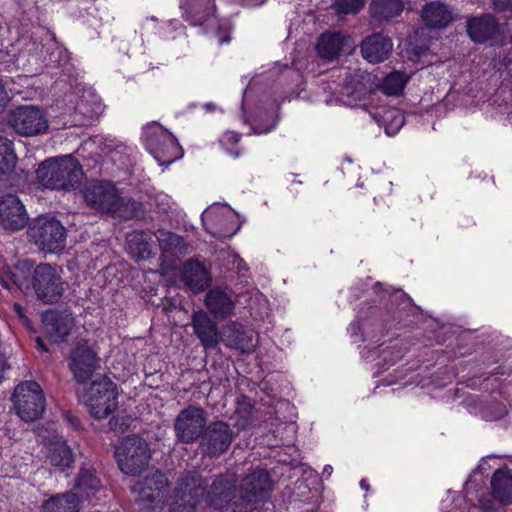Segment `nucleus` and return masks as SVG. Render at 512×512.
<instances>
[{
	"instance_id": "13",
	"label": "nucleus",
	"mask_w": 512,
	"mask_h": 512,
	"mask_svg": "<svg viewBox=\"0 0 512 512\" xmlns=\"http://www.w3.org/2000/svg\"><path fill=\"white\" fill-rule=\"evenodd\" d=\"M9 125L21 136H36L48 129V120L42 110L35 106H20L9 116Z\"/></svg>"
},
{
	"instance_id": "34",
	"label": "nucleus",
	"mask_w": 512,
	"mask_h": 512,
	"mask_svg": "<svg viewBox=\"0 0 512 512\" xmlns=\"http://www.w3.org/2000/svg\"><path fill=\"white\" fill-rule=\"evenodd\" d=\"M76 488L91 500L101 491L102 484L93 469L82 468L76 480Z\"/></svg>"
},
{
	"instance_id": "42",
	"label": "nucleus",
	"mask_w": 512,
	"mask_h": 512,
	"mask_svg": "<svg viewBox=\"0 0 512 512\" xmlns=\"http://www.w3.org/2000/svg\"><path fill=\"white\" fill-rule=\"evenodd\" d=\"M65 420L74 428L78 429L80 427V420L73 416L71 413L66 412L64 414Z\"/></svg>"
},
{
	"instance_id": "28",
	"label": "nucleus",
	"mask_w": 512,
	"mask_h": 512,
	"mask_svg": "<svg viewBox=\"0 0 512 512\" xmlns=\"http://www.w3.org/2000/svg\"><path fill=\"white\" fill-rule=\"evenodd\" d=\"M17 156L13 142L4 136H0V181L6 185H12V175L15 172Z\"/></svg>"
},
{
	"instance_id": "9",
	"label": "nucleus",
	"mask_w": 512,
	"mask_h": 512,
	"mask_svg": "<svg viewBox=\"0 0 512 512\" xmlns=\"http://www.w3.org/2000/svg\"><path fill=\"white\" fill-rule=\"evenodd\" d=\"M206 481L198 472H188L174 491L169 512H195L196 506L204 499Z\"/></svg>"
},
{
	"instance_id": "36",
	"label": "nucleus",
	"mask_w": 512,
	"mask_h": 512,
	"mask_svg": "<svg viewBox=\"0 0 512 512\" xmlns=\"http://www.w3.org/2000/svg\"><path fill=\"white\" fill-rule=\"evenodd\" d=\"M157 240L162 251L171 256L178 257L186 253L184 239L175 233L159 231Z\"/></svg>"
},
{
	"instance_id": "6",
	"label": "nucleus",
	"mask_w": 512,
	"mask_h": 512,
	"mask_svg": "<svg viewBox=\"0 0 512 512\" xmlns=\"http://www.w3.org/2000/svg\"><path fill=\"white\" fill-rule=\"evenodd\" d=\"M168 482L163 473L155 471L144 479L137 481L131 488L134 501L141 511L156 512L162 510Z\"/></svg>"
},
{
	"instance_id": "5",
	"label": "nucleus",
	"mask_w": 512,
	"mask_h": 512,
	"mask_svg": "<svg viewBox=\"0 0 512 512\" xmlns=\"http://www.w3.org/2000/svg\"><path fill=\"white\" fill-rule=\"evenodd\" d=\"M148 151L160 165H169L180 156V146L174 136L158 122H151L143 128Z\"/></svg>"
},
{
	"instance_id": "50",
	"label": "nucleus",
	"mask_w": 512,
	"mask_h": 512,
	"mask_svg": "<svg viewBox=\"0 0 512 512\" xmlns=\"http://www.w3.org/2000/svg\"><path fill=\"white\" fill-rule=\"evenodd\" d=\"M331 471H332V467H331V466H326V467L324 468V472H327L328 474H330V473H331Z\"/></svg>"
},
{
	"instance_id": "16",
	"label": "nucleus",
	"mask_w": 512,
	"mask_h": 512,
	"mask_svg": "<svg viewBox=\"0 0 512 512\" xmlns=\"http://www.w3.org/2000/svg\"><path fill=\"white\" fill-rule=\"evenodd\" d=\"M27 221L25 207L17 196L6 194L0 197V225L5 230H20Z\"/></svg>"
},
{
	"instance_id": "17",
	"label": "nucleus",
	"mask_w": 512,
	"mask_h": 512,
	"mask_svg": "<svg viewBox=\"0 0 512 512\" xmlns=\"http://www.w3.org/2000/svg\"><path fill=\"white\" fill-rule=\"evenodd\" d=\"M42 323L44 334L53 343L64 342L75 325L71 313L56 310L44 313Z\"/></svg>"
},
{
	"instance_id": "38",
	"label": "nucleus",
	"mask_w": 512,
	"mask_h": 512,
	"mask_svg": "<svg viewBox=\"0 0 512 512\" xmlns=\"http://www.w3.org/2000/svg\"><path fill=\"white\" fill-rule=\"evenodd\" d=\"M365 0H334L333 7L337 14H356L364 6Z\"/></svg>"
},
{
	"instance_id": "47",
	"label": "nucleus",
	"mask_w": 512,
	"mask_h": 512,
	"mask_svg": "<svg viewBox=\"0 0 512 512\" xmlns=\"http://www.w3.org/2000/svg\"><path fill=\"white\" fill-rule=\"evenodd\" d=\"M36 344H37V347L39 349H41L42 351H47V348H46V346H45V344H44V342H43V340L41 338H37L36 339Z\"/></svg>"
},
{
	"instance_id": "31",
	"label": "nucleus",
	"mask_w": 512,
	"mask_h": 512,
	"mask_svg": "<svg viewBox=\"0 0 512 512\" xmlns=\"http://www.w3.org/2000/svg\"><path fill=\"white\" fill-rule=\"evenodd\" d=\"M403 9L402 0H373L369 6L371 17L377 21H388L398 17Z\"/></svg>"
},
{
	"instance_id": "48",
	"label": "nucleus",
	"mask_w": 512,
	"mask_h": 512,
	"mask_svg": "<svg viewBox=\"0 0 512 512\" xmlns=\"http://www.w3.org/2000/svg\"><path fill=\"white\" fill-rule=\"evenodd\" d=\"M12 280L14 284L17 285L19 288L22 287L23 282L15 274H13Z\"/></svg>"
},
{
	"instance_id": "52",
	"label": "nucleus",
	"mask_w": 512,
	"mask_h": 512,
	"mask_svg": "<svg viewBox=\"0 0 512 512\" xmlns=\"http://www.w3.org/2000/svg\"><path fill=\"white\" fill-rule=\"evenodd\" d=\"M351 94H357V95H360L361 94V91L355 89V91H353Z\"/></svg>"
},
{
	"instance_id": "26",
	"label": "nucleus",
	"mask_w": 512,
	"mask_h": 512,
	"mask_svg": "<svg viewBox=\"0 0 512 512\" xmlns=\"http://www.w3.org/2000/svg\"><path fill=\"white\" fill-rule=\"evenodd\" d=\"M493 497L504 505L512 504V474L508 468L497 469L491 478Z\"/></svg>"
},
{
	"instance_id": "40",
	"label": "nucleus",
	"mask_w": 512,
	"mask_h": 512,
	"mask_svg": "<svg viewBox=\"0 0 512 512\" xmlns=\"http://www.w3.org/2000/svg\"><path fill=\"white\" fill-rule=\"evenodd\" d=\"M493 6L499 11L512 9V0H492Z\"/></svg>"
},
{
	"instance_id": "30",
	"label": "nucleus",
	"mask_w": 512,
	"mask_h": 512,
	"mask_svg": "<svg viewBox=\"0 0 512 512\" xmlns=\"http://www.w3.org/2000/svg\"><path fill=\"white\" fill-rule=\"evenodd\" d=\"M151 238L142 231H133L127 235V251L136 260H146L152 254Z\"/></svg>"
},
{
	"instance_id": "23",
	"label": "nucleus",
	"mask_w": 512,
	"mask_h": 512,
	"mask_svg": "<svg viewBox=\"0 0 512 512\" xmlns=\"http://www.w3.org/2000/svg\"><path fill=\"white\" fill-rule=\"evenodd\" d=\"M183 8V19L193 26L201 25L216 12L214 0H188Z\"/></svg>"
},
{
	"instance_id": "1",
	"label": "nucleus",
	"mask_w": 512,
	"mask_h": 512,
	"mask_svg": "<svg viewBox=\"0 0 512 512\" xmlns=\"http://www.w3.org/2000/svg\"><path fill=\"white\" fill-rule=\"evenodd\" d=\"M36 174L42 186L59 191L77 189L84 175L81 164L72 155L46 159L39 164Z\"/></svg>"
},
{
	"instance_id": "4",
	"label": "nucleus",
	"mask_w": 512,
	"mask_h": 512,
	"mask_svg": "<svg viewBox=\"0 0 512 512\" xmlns=\"http://www.w3.org/2000/svg\"><path fill=\"white\" fill-rule=\"evenodd\" d=\"M115 457L120 470L127 475L140 474L150 460L148 443L141 437L127 436L115 449Z\"/></svg>"
},
{
	"instance_id": "35",
	"label": "nucleus",
	"mask_w": 512,
	"mask_h": 512,
	"mask_svg": "<svg viewBox=\"0 0 512 512\" xmlns=\"http://www.w3.org/2000/svg\"><path fill=\"white\" fill-rule=\"evenodd\" d=\"M206 219H210L214 222L213 227L208 229V232L218 239H225L232 237L238 227L233 220H229L222 214L216 213L214 210L207 212L205 215Z\"/></svg>"
},
{
	"instance_id": "49",
	"label": "nucleus",
	"mask_w": 512,
	"mask_h": 512,
	"mask_svg": "<svg viewBox=\"0 0 512 512\" xmlns=\"http://www.w3.org/2000/svg\"><path fill=\"white\" fill-rule=\"evenodd\" d=\"M395 119H397V123L401 126L404 122V118L403 116L401 115H398L397 117H395Z\"/></svg>"
},
{
	"instance_id": "2",
	"label": "nucleus",
	"mask_w": 512,
	"mask_h": 512,
	"mask_svg": "<svg viewBox=\"0 0 512 512\" xmlns=\"http://www.w3.org/2000/svg\"><path fill=\"white\" fill-rule=\"evenodd\" d=\"M85 202L92 208L110 213L120 219H131L136 214L137 202L119 196L110 182L91 181L83 190Z\"/></svg>"
},
{
	"instance_id": "11",
	"label": "nucleus",
	"mask_w": 512,
	"mask_h": 512,
	"mask_svg": "<svg viewBox=\"0 0 512 512\" xmlns=\"http://www.w3.org/2000/svg\"><path fill=\"white\" fill-rule=\"evenodd\" d=\"M207 424V413L199 406L189 405L174 420V433L179 443L191 444L202 437Z\"/></svg>"
},
{
	"instance_id": "19",
	"label": "nucleus",
	"mask_w": 512,
	"mask_h": 512,
	"mask_svg": "<svg viewBox=\"0 0 512 512\" xmlns=\"http://www.w3.org/2000/svg\"><path fill=\"white\" fill-rule=\"evenodd\" d=\"M191 326L204 349H214L218 346L220 342L218 326L205 311L198 310L193 313Z\"/></svg>"
},
{
	"instance_id": "33",
	"label": "nucleus",
	"mask_w": 512,
	"mask_h": 512,
	"mask_svg": "<svg viewBox=\"0 0 512 512\" xmlns=\"http://www.w3.org/2000/svg\"><path fill=\"white\" fill-rule=\"evenodd\" d=\"M48 458L50 463L59 470L64 471L73 462V454L70 447L63 440H55L49 444Z\"/></svg>"
},
{
	"instance_id": "22",
	"label": "nucleus",
	"mask_w": 512,
	"mask_h": 512,
	"mask_svg": "<svg viewBox=\"0 0 512 512\" xmlns=\"http://www.w3.org/2000/svg\"><path fill=\"white\" fill-rule=\"evenodd\" d=\"M205 305L216 318L221 319L229 317L235 308L231 295L221 288H213L207 292Z\"/></svg>"
},
{
	"instance_id": "12",
	"label": "nucleus",
	"mask_w": 512,
	"mask_h": 512,
	"mask_svg": "<svg viewBox=\"0 0 512 512\" xmlns=\"http://www.w3.org/2000/svg\"><path fill=\"white\" fill-rule=\"evenodd\" d=\"M235 433L229 423L215 420L206 424L200 441V449L204 456L219 457L231 446Z\"/></svg>"
},
{
	"instance_id": "20",
	"label": "nucleus",
	"mask_w": 512,
	"mask_h": 512,
	"mask_svg": "<svg viewBox=\"0 0 512 512\" xmlns=\"http://www.w3.org/2000/svg\"><path fill=\"white\" fill-rule=\"evenodd\" d=\"M272 490V480L268 472L257 468L246 475L241 483L243 498L248 502L263 499Z\"/></svg>"
},
{
	"instance_id": "53",
	"label": "nucleus",
	"mask_w": 512,
	"mask_h": 512,
	"mask_svg": "<svg viewBox=\"0 0 512 512\" xmlns=\"http://www.w3.org/2000/svg\"><path fill=\"white\" fill-rule=\"evenodd\" d=\"M361 486H362L363 488H366V485L364 484V481H362V482H361Z\"/></svg>"
},
{
	"instance_id": "21",
	"label": "nucleus",
	"mask_w": 512,
	"mask_h": 512,
	"mask_svg": "<svg viewBox=\"0 0 512 512\" xmlns=\"http://www.w3.org/2000/svg\"><path fill=\"white\" fill-rule=\"evenodd\" d=\"M392 49L391 39L382 33H374L366 37L361 43L363 58L373 64L385 61L391 54Z\"/></svg>"
},
{
	"instance_id": "45",
	"label": "nucleus",
	"mask_w": 512,
	"mask_h": 512,
	"mask_svg": "<svg viewBox=\"0 0 512 512\" xmlns=\"http://www.w3.org/2000/svg\"><path fill=\"white\" fill-rule=\"evenodd\" d=\"M14 310H15V312L18 314V316L20 318H24L25 317L24 308L20 304L15 303L14 304Z\"/></svg>"
},
{
	"instance_id": "8",
	"label": "nucleus",
	"mask_w": 512,
	"mask_h": 512,
	"mask_svg": "<svg viewBox=\"0 0 512 512\" xmlns=\"http://www.w3.org/2000/svg\"><path fill=\"white\" fill-rule=\"evenodd\" d=\"M32 287L37 298L45 304L57 303L65 291L61 271L47 263H41L34 268Z\"/></svg>"
},
{
	"instance_id": "43",
	"label": "nucleus",
	"mask_w": 512,
	"mask_h": 512,
	"mask_svg": "<svg viewBox=\"0 0 512 512\" xmlns=\"http://www.w3.org/2000/svg\"><path fill=\"white\" fill-rule=\"evenodd\" d=\"M242 4L247 6H257L261 5L264 0H239Z\"/></svg>"
},
{
	"instance_id": "41",
	"label": "nucleus",
	"mask_w": 512,
	"mask_h": 512,
	"mask_svg": "<svg viewBox=\"0 0 512 512\" xmlns=\"http://www.w3.org/2000/svg\"><path fill=\"white\" fill-rule=\"evenodd\" d=\"M9 96L4 88V85L0 82V113H2L8 103Z\"/></svg>"
},
{
	"instance_id": "37",
	"label": "nucleus",
	"mask_w": 512,
	"mask_h": 512,
	"mask_svg": "<svg viewBox=\"0 0 512 512\" xmlns=\"http://www.w3.org/2000/svg\"><path fill=\"white\" fill-rule=\"evenodd\" d=\"M408 79L409 77L406 76L405 73L398 71L392 72L383 79L380 89L384 94L389 96L400 95Z\"/></svg>"
},
{
	"instance_id": "7",
	"label": "nucleus",
	"mask_w": 512,
	"mask_h": 512,
	"mask_svg": "<svg viewBox=\"0 0 512 512\" xmlns=\"http://www.w3.org/2000/svg\"><path fill=\"white\" fill-rule=\"evenodd\" d=\"M12 400L18 416L25 422L39 419L45 410V396L35 381H24L16 386Z\"/></svg>"
},
{
	"instance_id": "46",
	"label": "nucleus",
	"mask_w": 512,
	"mask_h": 512,
	"mask_svg": "<svg viewBox=\"0 0 512 512\" xmlns=\"http://www.w3.org/2000/svg\"><path fill=\"white\" fill-rule=\"evenodd\" d=\"M204 109L208 112H213L216 110V105L212 102H209L204 105Z\"/></svg>"
},
{
	"instance_id": "15",
	"label": "nucleus",
	"mask_w": 512,
	"mask_h": 512,
	"mask_svg": "<svg viewBox=\"0 0 512 512\" xmlns=\"http://www.w3.org/2000/svg\"><path fill=\"white\" fill-rule=\"evenodd\" d=\"M236 477L234 474H221L214 478L209 490L204 494L208 506L225 512H235L231 503L235 493Z\"/></svg>"
},
{
	"instance_id": "29",
	"label": "nucleus",
	"mask_w": 512,
	"mask_h": 512,
	"mask_svg": "<svg viewBox=\"0 0 512 512\" xmlns=\"http://www.w3.org/2000/svg\"><path fill=\"white\" fill-rule=\"evenodd\" d=\"M421 18L427 27L444 28L452 21V13L448 6L431 2L423 7Z\"/></svg>"
},
{
	"instance_id": "18",
	"label": "nucleus",
	"mask_w": 512,
	"mask_h": 512,
	"mask_svg": "<svg viewBox=\"0 0 512 512\" xmlns=\"http://www.w3.org/2000/svg\"><path fill=\"white\" fill-rule=\"evenodd\" d=\"M355 48L353 39L340 32L323 33L317 42L319 56L326 60H334L341 54H350Z\"/></svg>"
},
{
	"instance_id": "27",
	"label": "nucleus",
	"mask_w": 512,
	"mask_h": 512,
	"mask_svg": "<svg viewBox=\"0 0 512 512\" xmlns=\"http://www.w3.org/2000/svg\"><path fill=\"white\" fill-rule=\"evenodd\" d=\"M182 280L195 293L203 291L209 284L207 270L197 261H187L184 264Z\"/></svg>"
},
{
	"instance_id": "25",
	"label": "nucleus",
	"mask_w": 512,
	"mask_h": 512,
	"mask_svg": "<svg viewBox=\"0 0 512 512\" xmlns=\"http://www.w3.org/2000/svg\"><path fill=\"white\" fill-rule=\"evenodd\" d=\"M223 342L228 348L249 352L253 349L252 338L247 335L242 324L229 322L223 331Z\"/></svg>"
},
{
	"instance_id": "24",
	"label": "nucleus",
	"mask_w": 512,
	"mask_h": 512,
	"mask_svg": "<svg viewBox=\"0 0 512 512\" xmlns=\"http://www.w3.org/2000/svg\"><path fill=\"white\" fill-rule=\"evenodd\" d=\"M498 24L492 15H482L467 21V32L474 42L483 43L497 33Z\"/></svg>"
},
{
	"instance_id": "54",
	"label": "nucleus",
	"mask_w": 512,
	"mask_h": 512,
	"mask_svg": "<svg viewBox=\"0 0 512 512\" xmlns=\"http://www.w3.org/2000/svg\"><path fill=\"white\" fill-rule=\"evenodd\" d=\"M156 17H151V21H156Z\"/></svg>"
},
{
	"instance_id": "10",
	"label": "nucleus",
	"mask_w": 512,
	"mask_h": 512,
	"mask_svg": "<svg viewBox=\"0 0 512 512\" xmlns=\"http://www.w3.org/2000/svg\"><path fill=\"white\" fill-rule=\"evenodd\" d=\"M28 234L42 251L53 253L65 246L66 230L54 217L37 218L29 228Z\"/></svg>"
},
{
	"instance_id": "44",
	"label": "nucleus",
	"mask_w": 512,
	"mask_h": 512,
	"mask_svg": "<svg viewBox=\"0 0 512 512\" xmlns=\"http://www.w3.org/2000/svg\"><path fill=\"white\" fill-rule=\"evenodd\" d=\"M507 414V409L505 406H501L499 407L497 413L491 417V419H499V418H502L503 416H505Z\"/></svg>"
},
{
	"instance_id": "51",
	"label": "nucleus",
	"mask_w": 512,
	"mask_h": 512,
	"mask_svg": "<svg viewBox=\"0 0 512 512\" xmlns=\"http://www.w3.org/2000/svg\"><path fill=\"white\" fill-rule=\"evenodd\" d=\"M483 509H484L485 512H496V511H493V510H489V508L486 505H483Z\"/></svg>"
},
{
	"instance_id": "32",
	"label": "nucleus",
	"mask_w": 512,
	"mask_h": 512,
	"mask_svg": "<svg viewBox=\"0 0 512 512\" xmlns=\"http://www.w3.org/2000/svg\"><path fill=\"white\" fill-rule=\"evenodd\" d=\"M79 499L74 493L57 494L42 504L43 512H79Z\"/></svg>"
},
{
	"instance_id": "3",
	"label": "nucleus",
	"mask_w": 512,
	"mask_h": 512,
	"mask_svg": "<svg viewBox=\"0 0 512 512\" xmlns=\"http://www.w3.org/2000/svg\"><path fill=\"white\" fill-rule=\"evenodd\" d=\"M116 384L106 376H99L89 385L84 402L95 419L108 417L118 406Z\"/></svg>"
},
{
	"instance_id": "39",
	"label": "nucleus",
	"mask_w": 512,
	"mask_h": 512,
	"mask_svg": "<svg viewBox=\"0 0 512 512\" xmlns=\"http://www.w3.org/2000/svg\"><path fill=\"white\" fill-rule=\"evenodd\" d=\"M241 135L234 131L225 132L219 139L221 147H223L233 157L237 158L240 156V151L234 149V146L240 141Z\"/></svg>"
},
{
	"instance_id": "14",
	"label": "nucleus",
	"mask_w": 512,
	"mask_h": 512,
	"mask_svg": "<svg viewBox=\"0 0 512 512\" xmlns=\"http://www.w3.org/2000/svg\"><path fill=\"white\" fill-rule=\"evenodd\" d=\"M67 361L74 380L80 384L89 380L100 367L97 352L85 341L78 342L73 347Z\"/></svg>"
}]
</instances>
